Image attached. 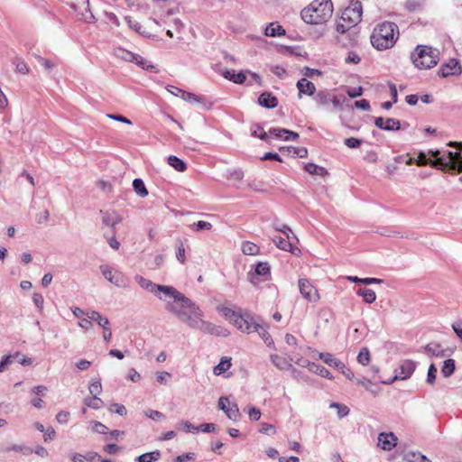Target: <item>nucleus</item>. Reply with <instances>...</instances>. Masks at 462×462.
I'll return each instance as SVG.
<instances>
[{"instance_id": "f257e3e1", "label": "nucleus", "mask_w": 462, "mask_h": 462, "mask_svg": "<svg viewBox=\"0 0 462 462\" xmlns=\"http://www.w3.org/2000/svg\"><path fill=\"white\" fill-rule=\"evenodd\" d=\"M134 281L141 288L153 293L160 300L164 301L165 310L174 314L189 328L207 334L226 336L221 333L220 327L204 320V313L199 307L173 286L157 284L138 274L134 276Z\"/></svg>"}, {"instance_id": "f03ea898", "label": "nucleus", "mask_w": 462, "mask_h": 462, "mask_svg": "<svg viewBox=\"0 0 462 462\" xmlns=\"http://www.w3.org/2000/svg\"><path fill=\"white\" fill-rule=\"evenodd\" d=\"M429 153L433 158L427 157L424 152H420L415 163L418 166L430 164L432 168L448 171H462V155L458 152L430 150Z\"/></svg>"}, {"instance_id": "7ed1b4c3", "label": "nucleus", "mask_w": 462, "mask_h": 462, "mask_svg": "<svg viewBox=\"0 0 462 462\" xmlns=\"http://www.w3.org/2000/svg\"><path fill=\"white\" fill-rule=\"evenodd\" d=\"M333 14L331 0H315L302 9L300 15L306 23L320 24L327 22Z\"/></svg>"}, {"instance_id": "20e7f679", "label": "nucleus", "mask_w": 462, "mask_h": 462, "mask_svg": "<svg viewBox=\"0 0 462 462\" xmlns=\"http://www.w3.org/2000/svg\"><path fill=\"white\" fill-rule=\"evenodd\" d=\"M396 32H398V26L394 23L383 22L378 24L371 35L372 45L379 51L392 48L397 39Z\"/></svg>"}, {"instance_id": "39448f33", "label": "nucleus", "mask_w": 462, "mask_h": 462, "mask_svg": "<svg viewBox=\"0 0 462 462\" xmlns=\"http://www.w3.org/2000/svg\"><path fill=\"white\" fill-rule=\"evenodd\" d=\"M439 52L437 49H433L426 45H419L411 54V60L414 66L420 69H428L439 60Z\"/></svg>"}, {"instance_id": "423d86ee", "label": "nucleus", "mask_w": 462, "mask_h": 462, "mask_svg": "<svg viewBox=\"0 0 462 462\" xmlns=\"http://www.w3.org/2000/svg\"><path fill=\"white\" fill-rule=\"evenodd\" d=\"M337 41L343 47H352L358 42L359 30L356 26H350L341 22L337 23Z\"/></svg>"}, {"instance_id": "0eeeda50", "label": "nucleus", "mask_w": 462, "mask_h": 462, "mask_svg": "<svg viewBox=\"0 0 462 462\" xmlns=\"http://www.w3.org/2000/svg\"><path fill=\"white\" fill-rule=\"evenodd\" d=\"M314 100L318 106L333 111L342 109V104L346 100V97L343 96H335L327 90H320L314 96Z\"/></svg>"}, {"instance_id": "6e6552de", "label": "nucleus", "mask_w": 462, "mask_h": 462, "mask_svg": "<svg viewBox=\"0 0 462 462\" xmlns=\"http://www.w3.org/2000/svg\"><path fill=\"white\" fill-rule=\"evenodd\" d=\"M217 310L225 317L226 319L234 324L242 332L244 329H249L248 321L252 317L251 314L247 312L245 314H240L233 309L226 306L218 307Z\"/></svg>"}, {"instance_id": "1a4fd4ad", "label": "nucleus", "mask_w": 462, "mask_h": 462, "mask_svg": "<svg viewBox=\"0 0 462 462\" xmlns=\"http://www.w3.org/2000/svg\"><path fill=\"white\" fill-rule=\"evenodd\" d=\"M268 325L263 322L259 317H251L248 321V328L244 329L243 332L251 333L257 332L261 338L264 341L267 346L273 344V340L268 332Z\"/></svg>"}, {"instance_id": "9d476101", "label": "nucleus", "mask_w": 462, "mask_h": 462, "mask_svg": "<svg viewBox=\"0 0 462 462\" xmlns=\"http://www.w3.org/2000/svg\"><path fill=\"white\" fill-rule=\"evenodd\" d=\"M100 271L103 276L111 283L119 288H127L128 279L126 276L120 271L114 270L111 266L107 264L100 265Z\"/></svg>"}, {"instance_id": "9b49d317", "label": "nucleus", "mask_w": 462, "mask_h": 462, "mask_svg": "<svg viewBox=\"0 0 462 462\" xmlns=\"http://www.w3.org/2000/svg\"><path fill=\"white\" fill-rule=\"evenodd\" d=\"M362 17V5L360 2H353L348 7H346L341 15L340 22L350 26H356L361 21Z\"/></svg>"}, {"instance_id": "f8f14e48", "label": "nucleus", "mask_w": 462, "mask_h": 462, "mask_svg": "<svg viewBox=\"0 0 462 462\" xmlns=\"http://www.w3.org/2000/svg\"><path fill=\"white\" fill-rule=\"evenodd\" d=\"M70 7L79 15V19L93 23L96 21L95 16L89 9V0H75Z\"/></svg>"}, {"instance_id": "ddd939ff", "label": "nucleus", "mask_w": 462, "mask_h": 462, "mask_svg": "<svg viewBox=\"0 0 462 462\" xmlns=\"http://www.w3.org/2000/svg\"><path fill=\"white\" fill-rule=\"evenodd\" d=\"M416 362L412 360H404L401 363L400 366L395 370L394 377L388 383L384 382V383H391L395 380H406L410 378L415 371Z\"/></svg>"}, {"instance_id": "4468645a", "label": "nucleus", "mask_w": 462, "mask_h": 462, "mask_svg": "<svg viewBox=\"0 0 462 462\" xmlns=\"http://www.w3.org/2000/svg\"><path fill=\"white\" fill-rule=\"evenodd\" d=\"M299 290L303 298L310 302H317L319 300L318 290L310 282L309 280L301 278L298 282Z\"/></svg>"}, {"instance_id": "2eb2a0df", "label": "nucleus", "mask_w": 462, "mask_h": 462, "mask_svg": "<svg viewBox=\"0 0 462 462\" xmlns=\"http://www.w3.org/2000/svg\"><path fill=\"white\" fill-rule=\"evenodd\" d=\"M270 275V266L267 263H258L255 265L254 272L248 273V280L256 285L261 282L259 277H262V281H266Z\"/></svg>"}, {"instance_id": "dca6fc26", "label": "nucleus", "mask_w": 462, "mask_h": 462, "mask_svg": "<svg viewBox=\"0 0 462 462\" xmlns=\"http://www.w3.org/2000/svg\"><path fill=\"white\" fill-rule=\"evenodd\" d=\"M182 100L189 104H199L203 109H210L212 106V102L208 101L204 96H199L192 92L185 91L181 93Z\"/></svg>"}, {"instance_id": "f3484780", "label": "nucleus", "mask_w": 462, "mask_h": 462, "mask_svg": "<svg viewBox=\"0 0 462 462\" xmlns=\"http://www.w3.org/2000/svg\"><path fill=\"white\" fill-rule=\"evenodd\" d=\"M462 71L459 62L456 59H450L439 68L438 74L442 78L453 75H459Z\"/></svg>"}, {"instance_id": "a211bd4d", "label": "nucleus", "mask_w": 462, "mask_h": 462, "mask_svg": "<svg viewBox=\"0 0 462 462\" xmlns=\"http://www.w3.org/2000/svg\"><path fill=\"white\" fill-rule=\"evenodd\" d=\"M397 445V437L393 433L382 432L378 435V446L385 450L390 451Z\"/></svg>"}, {"instance_id": "6ab92c4d", "label": "nucleus", "mask_w": 462, "mask_h": 462, "mask_svg": "<svg viewBox=\"0 0 462 462\" xmlns=\"http://www.w3.org/2000/svg\"><path fill=\"white\" fill-rule=\"evenodd\" d=\"M269 135L284 141H295L299 138V134L293 131L275 127L269 130Z\"/></svg>"}, {"instance_id": "aec40b11", "label": "nucleus", "mask_w": 462, "mask_h": 462, "mask_svg": "<svg viewBox=\"0 0 462 462\" xmlns=\"http://www.w3.org/2000/svg\"><path fill=\"white\" fill-rule=\"evenodd\" d=\"M374 125L379 129L384 130V131H393V130H399L401 128V123L399 120L394 118H387L384 119L383 117H376L374 121Z\"/></svg>"}, {"instance_id": "412c9836", "label": "nucleus", "mask_w": 462, "mask_h": 462, "mask_svg": "<svg viewBox=\"0 0 462 462\" xmlns=\"http://www.w3.org/2000/svg\"><path fill=\"white\" fill-rule=\"evenodd\" d=\"M276 246L283 251L291 252L297 255L300 254V249L291 240H286L282 236H275L273 239Z\"/></svg>"}, {"instance_id": "4be33fe9", "label": "nucleus", "mask_w": 462, "mask_h": 462, "mask_svg": "<svg viewBox=\"0 0 462 462\" xmlns=\"http://www.w3.org/2000/svg\"><path fill=\"white\" fill-rule=\"evenodd\" d=\"M297 88L299 89L300 97H301V94L313 96L316 91L315 85L305 78H301L300 80H298Z\"/></svg>"}, {"instance_id": "5701e85b", "label": "nucleus", "mask_w": 462, "mask_h": 462, "mask_svg": "<svg viewBox=\"0 0 462 462\" xmlns=\"http://www.w3.org/2000/svg\"><path fill=\"white\" fill-rule=\"evenodd\" d=\"M222 76L236 84H243L246 79V74L244 71L236 72L234 69H226Z\"/></svg>"}, {"instance_id": "b1692460", "label": "nucleus", "mask_w": 462, "mask_h": 462, "mask_svg": "<svg viewBox=\"0 0 462 462\" xmlns=\"http://www.w3.org/2000/svg\"><path fill=\"white\" fill-rule=\"evenodd\" d=\"M102 214V222L105 226H110L113 229V233H115L116 226L122 221V217L116 213H108L103 210H100Z\"/></svg>"}, {"instance_id": "393cba45", "label": "nucleus", "mask_w": 462, "mask_h": 462, "mask_svg": "<svg viewBox=\"0 0 462 462\" xmlns=\"http://www.w3.org/2000/svg\"><path fill=\"white\" fill-rule=\"evenodd\" d=\"M258 103L260 106L265 108H274L278 105L277 98L269 92H263L258 97Z\"/></svg>"}, {"instance_id": "a878e982", "label": "nucleus", "mask_w": 462, "mask_h": 462, "mask_svg": "<svg viewBox=\"0 0 462 462\" xmlns=\"http://www.w3.org/2000/svg\"><path fill=\"white\" fill-rule=\"evenodd\" d=\"M319 359H321L328 365L334 367L336 369L344 368V363L339 359L335 358L334 356L330 353H319Z\"/></svg>"}, {"instance_id": "bb28decb", "label": "nucleus", "mask_w": 462, "mask_h": 462, "mask_svg": "<svg viewBox=\"0 0 462 462\" xmlns=\"http://www.w3.org/2000/svg\"><path fill=\"white\" fill-rule=\"evenodd\" d=\"M86 316L91 320L97 323L98 326L105 328L109 325V319L106 317L102 316L98 311L89 310L87 311Z\"/></svg>"}, {"instance_id": "cd10ccee", "label": "nucleus", "mask_w": 462, "mask_h": 462, "mask_svg": "<svg viewBox=\"0 0 462 462\" xmlns=\"http://www.w3.org/2000/svg\"><path fill=\"white\" fill-rule=\"evenodd\" d=\"M264 34L268 37H277L285 34V30L276 23H271L264 31Z\"/></svg>"}, {"instance_id": "c85d7f7f", "label": "nucleus", "mask_w": 462, "mask_h": 462, "mask_svg": "<svg viewBox=\"0 0 462 462\" xmlns=\"http://www.w3.org/2000/svg\"><path fill=\"white\" fill-rule=\"evenodd\" d=\"M425 353L430 356H434L438 357L445 356V350L441 348L440 345L436 343H430L424 347Z\"/></svg>"}, {"instance_id": "c756f323", "label": "nucleus", "mask_w": 462, "mask_h": 462, "mask_svg": "<svg viewBox=\"0 0 462 462\" xmlns=\"http://www.w3.org/2000/svg\"><path fill=\"white\" fill-rule=\"evenodd\" d=\"M167 161L170 166L180 172H182L187 169L186 162L175 155H170Z\"/></svg>"}, {"instance_id": "7c9ffc66", "label": "nucleus", "mask_w": 462, "mask_h": 462, "mask_svg": "<svg viewBox=\"0 0 462 462\" xmlns=\"http://www.w3.org/2000/svg\"><path fill=\"white\" fill-rule=\"evenodd\" d=\"M456 370V363L454 359H447L444 361L443 365L441 367V374L445 378L450 377Z\"/></svg>"}, {"instance_id": "2f4dec72", "label": "nucleus", "mask_w": 462, "mask_h": 462, "mask_svg": "<svg viewBox=\"0 0 462 462\" xmlns=\"http://www.w3.org/2000/svg\"><path fill=\"white\" fill-rule=\"evenodd\" d=\"M161 456H162L161 451L155 450L152 452H148V453H144V454L138 456L135 458V461H137V462H155L161 458Z\"/></svg>"}, {"instance_id": "473e14b6", "label": "nucleus", "mask_w": 462, "mask_h": 462, "mask_svg": "<svg viewBox=\"0 0 462 462\" xmlns=\"http://www.w3.org/2000/svg\"><path fill=\"white\" fill-rule=\"evenodd\" d=\"M270 359L273 365L280 370H285L291 366L288 360L279 355H271Z\"/></svg>"}, {"instance_id": "72a5a7b5", "label": "nucleus", "mask_w": 462, "mask_h": 462, "mask_svg": "<svg viewBox=\"0 0 462 462\" xmlns=\"http://www.w3.org/2000/svg\"><path fill=\"white\" fill-rule=\"evenodd\" d=\"M356 294L363 297L366 303H373L376 300V294L374 291L371 289L360 288L357 290Z\"/></svg>"}, {"instance_id": "f704fd0d", "label": "nucleus", "mask_w": 462, "mask_h": 462, "mask_svg": "<svg viewBox=\"0 0 462 462\" xmlns=\"http://www.w3.org/2000/svg\"><path fill=\"white\" fill-rule=\"evenodd\" d=\"M114 55L118 59L132 62L134 59L135 53H133L121 47H116L114 49Z\"/></svg>"}, {"instance_id": "c9c22d12", "label": "nucleus", "mask_w": 462, "mask_h": 462, "mask_svg": "<svg viewBox=\"0 0 462 462\" xmlns=\"http://www.w3.org/2000/svg\"><path fill=\"white\" fill-rule=\"evenodd\" d=\"M407 462H430V460L420 452H408L404 455Z\"/></svg>"}, {"instance_id": "e433bc0d", "label": "nucleus", "mask_w": 462, "mask_h": 462, "mask_svg": "<svg viewBox=\"0 0 462 462\" xmlns=\"http://www.w3.org/2000/svg\"><path fill=\"white\" fill-rule=\"evenodd\" d=\"M230 366L231 359L227 357H223L221 361L218 363V365L214 367L213 372L216 375H219L227 371L230 368Z\"/></svg>"}, {"instance_id": "4c0bfd02", "label": "nucleus", "mask_w": 462, "mask_h": 462, "mask_svg": "<svg viewBox=\"0 0 462 462\" xmlns=\"http://www.w3.org/2000/svg\"><path fill=\"white\" fill-rule=\"evenodd\" d=\"M134 190L137 195L143 198L148 195V190L144 185V182L141 179H134L133 181Z\"/></svg>"}, {"instance_id": "58836bf2", "label": "nucleus", "mask_w": 462, "mask_h": 462, "mask_svg": "<svg viewBox=\"0 0 462 462\" xmlns=\"http://www.w3.org/2000/svg\"><path fill=\"white\" fill-rule=\"evenodd\" d=\"M21 356L20 352H15L14 355L4 356L0 361V373L5 371L6 367L11 365L15 359Z\"/></svg>"}, {"instance_id": "ea45409f", "label": "nucleus", "mask_w": 462, "mask_h": 462, "mask_svg": "<svg viewBox=\"0 0 462 462\" xmlns=\"http://www.w3.org/2000/svg\"><path fill=\"white\" fill-rule=\"evenodd\" d=\"M260 248L255 244L246 241L242 245V252L247 255H256L259 254Z\"/></svg>"}, {"instance_id": "a19ab883", "label": "nucleus", "mask_w": 462, "mask_h": 462, "mask_svg": "<svg viewBox=\"0 0 462 462\" xmlns=\"http://www.w3.org/2000/svg\"><path fill=\"white\" fill-rule=\"evenodd\" d=\"M132 62L136 63L138 66L148 71H153L155 69V67L149 60L138 54L134 55V59Z\"/></svg>"}, {"instance_id": "79ce46f5", "label": "nucleus", "mask_w": 462, "mask_h": 462, "mask_svg": "<svg viewBox=\"0 0 462 462\" xmlns=\"http://www.w3.org/2000/svg\"><path fill=\"white\" fill-rule=\"evenodd\" d=\"M310 370L324 378H328L330 380L333 379L331 373L326 367H324L320 365H316L313 363L310 366Z\"/></svg>"}, {"instance_id": "37998d69", "label": "nucleus", "mask_w": 462, "mask_h": 462, "mask_svg": "<svg viewBox=\"0 0 462 462\" xmlns=\"http://www.w3.org/2000/svg\"><path fill=\"white\" fill-rule=\"evenodd\" d=\"M12 63L15 66V70L16 72H19L21 74H27L29 72V68L27 66V64L25 63V61L20 58V57H15Z\"/></svg>"}, {"instance_id": "c03bdc74", "label": "nucleus", "mask_w": 462, "mask_h": 462, "mask_svg": "<svg viewBox=\"0 0 462 462\" xmlns=\"http://www.w3.org/2000/svg\"><path fill=\"white\" fill-rule=\"evenodd\" d=\"M225 413L230 420L234 421H237L239 420L240 412L236 403H231Z\"/></svg>"}, {"instance_id": "a18cd8bd", "label": "nucleus", "mask_w": 462, "mask_h": 462, "mask_svg": "<svg viewBox=\"0 0 462 462\" xmlns=\"http://www.w3.org/2000/svg\"><path fill=\"white\" fill-rule=\"evenodd\" d=\"M305 171L311 175H322L326 173V170L315 163L309 162L304 167Z\"/></svg>"}, {"instance_id": "49530a36", "label": "nucleus", "mask_w": 462, "mask_h": 462, "mask_svg": "<svg viewBox=\"0 0 462 462\" xmlns=\"http://www.w3.org/2000/svg\"><path fill=\"white\" fill-rule=\"evenodd\" d=\"M357 362L362 365H367L370 362V352L367 347H364L357 355Z\"/></svg>"}, {"instance_id": "de8ad7c7", "label": "nucleus", "mask_w": 462, "mask_h": 462, "mask_svg": "<svg viewBox=\"0 0 462 462\" xmlns=\"http://www.w3.org/2000/svg\"><path fill=\"white\" fill-rule=\"evenodd\" d=\"M84 403L94 410H98L103 405V401L97 396H93L92 398H86Z\"/></svg>"}, {"instance_id": "09e8293b", "label": "nucleus", "mask_w": 462, "mask_h": 462, "mask_svg": "<svg viewBox=\"0 0 462 462\" xmlns=\"http://www.w3.org/2000/svg\"><path fill=\"white\" fill-rule=\"evenodd\" d=\"M437 373H438V369H437L436 365L434 364H431L429 366L428 373H427V379H426V382L429 384H430V385L434 384L436 378H437Z\"/></svg>"}, {"instance_id": "8fccbe9b", "label": "nucleus", "mask_w": 462, "mask_h": 462, "mask_svg": "<svg viewBox=\"0 0 462 462\" xmlns=\"http://www.w3.org/2000/svg\"><path fill=\"white\" fill-rule=\"evenodd\" d=\"M6 451L14 450L15 452H21L25 456H28L32 453V449L26 446H21V445H12L11 447H8L5 448Z\"/></svg>"}, {"instance_id": "3c124183", "label": "nucleus", "mask_w": 462, "mask_h": 462, "mask_svg": "<svg viewBox=\"0 0 462 462\" xmlns=\"http://www.w3.org/2000/svg\"><path fill=\"white\" fill-rule=\"evenodd\" d=\"M176 257L181 263L186 261L185 248L181 241H179L176 245Z\"/></svg>"}, {"instance_id": "603ef678", "label": "nucleus", "mask_w": 462, "mask_h": 462, "mask_svg": "<svg viewBox=\"0 0 462 462\" xmlns=\"http://www.w3.org/2000/svg\"><path fill=\"white\" fill-rule=\"evenodd\" d=\"M89 393L93 396H97L102 392V385L100 380L93 381L89 385Z\"/></svg>"}, {"instance_id": "864d4df0", "label": "nucleus", "mask_w": 462, "mask_h": 462, "mask_svg": "<svg viewBox=\"0 0 462 462\" xmlns=\"http://www.w3.org/2000/svg\"><path fill=\"white\" fill-rule=\"evenodd\" d=\"M111 412H115L120 416L126 415V408L120 403H112L109 407Z\"/></svg>"}, {"instance_id": "5fc2aeb1", "label": "nucleus", "mask_w": 462, "mask_h": 462, "mask_svg": "<svg viewBox=\"0 0 462 462\" xmlns=\"http://www.w3.org/2000/svg\"><path fill=\"white\" fill-rule=\"evenodd\" d=\"M252 135L254 137H259L263 141H267L269 137V132L266 133L262 126L257 125L256 128L252 132Z\"/></svg>"}, {"instance_id": "6e6d98bb", "label": "nucleus", "mask_w": 462, "mask_h": 462, "mask_svg": "<svg viewBox=\"0 0 462 462\" xmlns=\"http://www.w3.org/2000/svg\"><path fill=\"white\" fill-rule=\"evenodd\" d=\"M227 178L231 180L240 181L244 178V171L240 169L229 171Z\"/></svg>"}, {"instance_id": "4d7b16f0", "label": "nucleus", "mask_w": 462, "mask_h": 462, "mask_svg": "<svg viewBox=\"0 0 462 462\" xmlns=\"http://www.w3.org/2000/svg\"><path fill=\"white\" fill-rule=\"evenodd\" d=\"M259 432L267 435H272L275 433V428L273 424L270 423H261Z\"/></svg>"}, {"instance_id": "13d9d810", "label": "nucleus", "mask_w": 462, "mask_h": 462, "mask_svg": "<svg viewBox=\"0 0 462 462\" xmlns=\"http://www.w3.org/2000/svg\"><path fill=\"white\" fill-rule=\"evenodd\" d=\"M32 301L35 304V306L37 307V309L40 311H42L43 309V302H44V299H43L42 295L38 292H34L32 294Z\"/></svg>"}, {"instance_id": "bf43d9fd", "label": "nucleus", "mask_w": 462, "mask_h": 462, "mask_svg": "<svg viewBox=\"0 0 462 462\" xmlns=\"http://www.w3.org/2000/svg\"><path fill=\"white\" fill-rule=\"evenodd\" d=\"M248 416L251 420L257 421L261 418V411L256 407H249Z\"/></svg>"}, {"instance_id": "052dcab7", "label": "nucleus", "mask_w": 462, "mask_h": 462, "mask_svg": "<svg viewBox=\"0 0 462 462\" xmlns=\"http://www.w3.org/2000/svg\"><path fill=\"white\" fill-rule=\"evenodd\" d=\"M198 428H199V431H202L205 433L217 432V427L214 423H203V424H200Z\"/></svg>"}, {"instance_id": "680f3d73", "label": "nucleus", "mask_w": 462, "mask_h": 462, "mask_svg": "<svg viewBox=\"0 0 462 462\" xmlns=\"http://www.w3.org/2000/svg\"><path fill=\"white\" fill-rule=\"evenodd\" d=\"M344 143L349 148H358L362 144V140L355 137L346 138Z\"/></svg>"}, {"instance_id": "e2e57ef3", "label": "nucleus", "mask_w": 462, "mask_h": 462, "mask_svg": "<svg viewBox=\"0 0 462 462\" xmlns=\"http://www.w3.org/2000/svg\"><path fill=\"white\" fill-rule=\"evenodd\" d=\"M195 458H196L195 453L189 452V453L181 454V455L176 457L174 462L191 461V460H194Z\"/></svg>"}, {"instance_id": "0e129e2a", "label": "nucleus", "mask_w": 462, "mask_h": 462, "mask_svg": "<svg viewBox=\"0 0 462 462\" xmlns=\"http://www.w3.org/2000/svg\"><path fill=\"white\" fill-rule=\"evenodd\" d=\"M171 377V375L168 372H161L156 375L157 382L161 384H167Z\"/></svg>"}, {"instance_id": "69168bd1", "label": "nucleus", "mask_w": 462, "mask_h": 462, "mask_svg": "<svg viewBox=\"0 0 462 462\" xmlns=\"http://www.w3.org/2000/svg\"><path fill=\"white\" fill-rule=\"evenodd\" d=\"M180 426L187 432L197 433V432L199 431V428L194 426L193 424H191L189 421H187V420L186 421H182L180 423Z\"/></svg>"}, {"instance_id": "338daca9", "label": "nucleus", "mask_w": 462, "mask_h": 462, "mask_svg": "<svg viewBox=\"0 0 462 462\" xmlns=\"http://www.w3.org/2000/svg\"><path fill=\"white\" fill-rule=\"evenodd\" d=\"M360 60H361V59L358 56V54L354 51H349L347 54V57L345 60L346 63H353V64H358L360 62Z\"/></svg>"}, {"instance_id": "774afa93", "label": "nucleus", "mask_w": 462, "mask_h": 462, "mask_svg": "<svg viewBox=\"0 0 462 462\" xmlns=\"http://www.w3.org/2000/svg\"><path fill=\"white\" fill-rule=\"evenodd\" d=\"M145 414L148 418H150L153 420H162V419L165 418V416L161 411H154V410H148L145 412Z\"/></svg>"}]
</instances>
